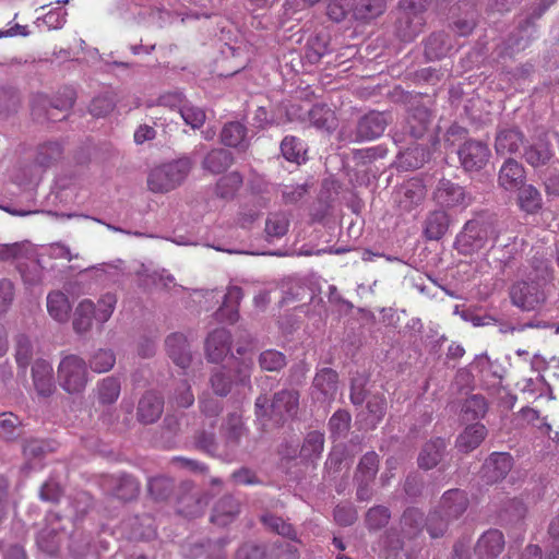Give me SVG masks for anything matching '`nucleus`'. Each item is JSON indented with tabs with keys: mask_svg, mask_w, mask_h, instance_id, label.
<instances>
[{
	"mask_svg": "<svg viewBox=\"0 0 559 559\" xmlns=\"http://www.w3.org/2000/svg\"><path fill=\"white\" fill-rule=\"evenodd\" d=\"M503 231L502 224L493 221L472 219L468 221L463 230L456 237V247L464 254H471L486 248L502 247L500 260L508 263L518 253L516 237H508V242H500V235Z\"/></svg>",
	"mask_w": 559,
	"mask_h": 559,
	"instance_id": "1",
	"label": "nucleus"
},
{
	"mask_svg": "<svg viewBox=\"0 0 559 559\" xmlns=\"http://www.w3.org/2000/svg\"><path fill=\"white\" fill-rule=\"evenodd\" d=\"M534 274L530 273V281L516 282L510 289L513 306L522 311L538 310L547 299L545 285L550 276L551 269L546 259L533 261Z\"/></svg>",
	"mask_w": 559,
	"mask_h": 559,
	"instance_id": "2",
	"label": "nucleus"
},
{
	"mask_svg": "<svg viewBox=\"0 0 559 559\" xmlns=\"http://www.w3.org/2000/svg\"><path fill=\"white\" fill-rule=\"evenodd\" d=\"M468 498L461 489H451L443 493L440 504L427 518V531L432 538L440 537L449 523L459 519L467 509Z\"/></svg>",
	"mask_w": 559,
	"mask_h": 559,
	"instance_id": "3",
	"label": "nucleus"
},
{
	"mask_svg": "<svg viewBox=\"0 0 559 559\" xmlns=\"http://www.w3.org/2000/svg\"><path fill=\"white\" fill-rule=\"evenodd\" d=\"M237 354L243 357L241 359H235L236 366L233 374L226 367H218L213 370L210 383L216 395L226 396L230 393L234 385H250L253 358L247 357L246 349L241 346L237 348Z\"/></svg>",
	"mask_w": 559,
	"mask_h": 559,
	"instance_id": "4",
	"label": "nucleus"
},
{
	"mask_svg": "<svg viewBox=\"0 0 559 559\" xmlns=\"http://www.w3.org/2000/svg\"><path fill=\"white\" fill-rule=\"evenodd\" d=\"M193 162L188 156L154 167L147 177V187L152 192L166 193L179 187L188 177Z\"/></svg>",
	"mask_w": 559,
	"mask_h": 559,
	"instance_id": "5",
	"label": "nucleus"
},
{
	"mask_svg": "<svg viewBox=\"0 0 559 559\" xmlns=\"http://www.w3.org/2000/svg\"><path fill=\"white\" fill-rule=\"evenodd\" d=\"M299 393L295 390H283L274 395L269 406V399L260 395L255 401V414L259 418L270 416L276 423L292 418L297 414Z\"/></svg>",
	"mask_w": 559,
	"mask_h": 559,
	"instance_id": "6",
	"label": "nucleus"
},
{
	"mask_svg": "<svg viewBox=\"0 0 559 559\" xmlns=\"http://www.w3.org/2000/svg\"><path fill=\"white\" fill-rule=\"evenodd\" d=\"M427 0H401L396 21L397 35L404 41L413 40L421 31L426 20Z\"/></svg>",
	"mask_w": 559,
	"mask_h": 559,
	"instance_id": "7",
	"label": "nucleus"
},
{
	"mask_svg": "<svg viewBox=\"0 0 559 559\" xmlns=\"http://www.w3.org/2000/svg\"><path fill=\"white\" fill-rule=\"evenodd\" d=\"M432 199L442 210L464 211L474 201L473 194L463 186L441 178L432 192Z\"/></svg>",
	"mask_w": 559,
	"mask_h": 559,
	"instance_id": "8",
	"label": "nucleus"
},
{
	"mask_svg": "<svg viewBox=\"0 0 559 559\" xmlns=\"http://www.w3.org/2000/svg\"><path fill=\"white\" fill-rule=\"evenodd\" d=\"M58 379L62 389L68 393L82 392L88 381L84 359L76 355L63 357L58 366Z\"/></svg>",
	"mask_w": 559,
	"mask_h": 559,
	"instance_id": "9",
	"label": "nucleus"
},
{
	"mask_svg": "<svg viewBox=\"0 0 559 559\" xmlns=\"http://www.w3.org/2000/svg\"><path fill=\"white\" fill-rule=\"evenodd\" d=\"M457 154L466 171H477L488 163L490 150L484 142L468 140L460 147Z\"/></svg>",
	"mask_w": 559,
	"mask_h": 559,
	"instance_id": "10",
	"label": "nucleus"
},
{
	"mask_svg": "<svg viewBox=\"0 0 559 559\" xmlns=\"http://www.w3.org/2000/svg\"><path fill=\"white\" fill-rule=\"evenodd\" d=\"M338 389V376L331 368H323L317 372L311 395L320 403L331 402L335 399Z\"/></svg>",
	"mask_w": 559,
	"mask_h": 559,
	"instance_id": "11",
	"label": "nucleus"
},
{
	"mask_svg": "<svg viewBox=\"0 0 559 559\" xmlns=\"http://www.w3.org/2000/svg\"><path fill=\"white\" fill-rule=\"evenodd\" d=\"M513 466V457L507 452H492L484 462L481 477L488 484L506 478Z\"/></svg>",
	"mask_w": 559,
	"mask_h": 559,
	"instance_id": "12",
	"label": "nucleus"
},
{
	"mask_svg": "<svg viewBox=\"0 0 559 559\" xmlns=\"http://www.w3.org/2000/svg\"><path fill=\"white\" fill-rule=\"evenodd\" d=\"M426 198V187L419 179L406 181L396 193V202L401 211L411 212L419 206Z\"/></svg>",
	"mask_w": 559,
	"mask_h": 559,
	"instance_id": "13",
	"label": "nucleus"
},
{
	"mask_svg": "<svg viewBox=\"0 0 559 559\" xmlns=\"http://www.w3.org/2000/svg\"><path fill=\"white\" fill-rule=\"evenodd\" d=\"M231 335L226 329H216L205 341V355L211 362H221L230 352Z\"/></svg>",
	"mask_w": 559,
	"mask_h": 559,
	"instance_id": "14",
	"label": "nucleus"
},
{
	"mask_svg": "<svg viewBox=\"0 0 559 559\" xmlns=\"http://www.w3.org/2000/svg\"><path fill=\"white\" fill-rule=\"evenodd\" d=\"M388 126L383 112L371 111L365 115L357 124L356 139L358 141H371L379 138Z\"/></svg>",
	"mask_w": 559,
	"mask_h": 559,
	"instance_id": "15",
	"label": "nucleus"
},
{
	"mask_svg": "<svg viewBox=\"0 0 559 559\" xmlns=\"http://www.w3.org/2000/svg\"><path fill=\"white\" fill-rule=\"evenodd\" d=\"M535 19L537 17L535 16V9L533 8L532 12L520 21L516 31L510 34L507 46L511 52L524 50L530 45L536 33V28L533 23V20Z\"/></svg>",
	"mask_w": 559,
	"mask_h": 559,
	"instance_id": "16",
	"label": "nucleus"
},
{
	"mask_svg": "<svg viewBox=\"0 0 559 559\" xmlns=\"http://www.w3.org/2000/svg\"><path fill=\"white\" fill-rule=\"evenodd\" d=\"M165 346L169 358L181 369L190 366L192 355L187 337L182 333H173L166 341Z\"/></svg>",
	"mask_w": 559,
	"mask_h": 559,
	"instance_id": "17",
	"label": "nucleus"
},
{
	"mask_svg": "<svg viewBox=\"0 0 559 559\" xmlns=\"http://www.w3.org/2000/svg\"><path fill=\"white\" fill-rule=\"evenodd\" d=\"M504 536L499 530H488L477 540L475 552L479 559H495L504 549Z\"/></svg>",
	"mask_w": 559,
	"mask_h": 559,
	"instance_id": "18",
	"label": "nucleus"
},
{
	"mask_svg": "<svg viewBox=\"0 0 559 559\" xmlns=\"http://www.w3.org/2000/svg\"><path fill=\"white\" fill-rule=\"evenodd\" d=\"M487 435L488 430L485 425L480 423L467 425L463 431L457 435L455 448L461 453H469L480 445Z\"/></svg>",
	"mask_w": 559,
	"mask_h": 559,
	"instance_id": "19",
	"label": "nucleus"
},
{
	"mask_svg": "<svg viewBox=\"0 0 559 559\" xmlns=\"http://www.w3.org/2000/svg\"><path fill=\"white\" fill-rule=\"evenodd\" d=\"M221 141L224 145L246 151L250 145L247 127L239 121H229L221 130Z\"/></svg>",
	"mask_w": 559,
	"mask_h": 559,
	"instance_id": "20",
	"label": "nucleus"
},
{
	"mask_svg": "<svg viewBox=\"0 0 559 559\" xmlns=\"http://www.w3.org/2000/svg\"><path fill=\"white\" fill-rule=\"evenodd\" d=\"M34 388L41 396H49L55 390L53 369L49 361L37 359L32 367Z\"/></svg>",
	"mask_w": 559,
	"mask_h": 559,
	"instance_id": "21",
	"label": "nucleus"
},
{
	"mask_svg": "<svg viewBox=\"0 0 559 559\" xmlns=\"http://www.w3.org/2000/svg\"><path fill=\"white\" fill-rule=\"evenodd\" d=\"M163 408V399L154 392H146L139 401L138 419L143 424H153L160 417Z\"/></svg>",
	"mask_w": 559,
	"mask_h": 559,
	"instance_id": "22",
	"label": "nucleus"
},
{
	"mask_svg": "<svg viewBox=\"0 0 559 559\" xmlns=\"http://www.w3.org/2000/svg\"><path fill=\"white\" fill-rule=\"evenodd\" d=\"M243 298L242 289L238 286L228 287L224 301L216 312L218 321L235 323L239 319L238 306Z\"/></svg>",
	"mask_w": 559,
	"mask_h": 559,
	"instance_id": "23",
	"label": "nucleus"
},
{
	"mask_svg": "<svg viewBox=\"0 0 559 559\" xmlns=\"http://www.w3.org/2000/svg\"><path fill=\"white\" fill-rule=\"evenodd\" d=\"M239 511L240 504L234 497H223L215 504L211 521L216 525L225 526L235 520Z\"/></svg>",
	"mask_w": 559,
	"mask_h": 559,
	"instance_id": "24",
	"label": "nucleus"
},
{
	"mask_svg": "<svg viewBox=\"0 0 559 559\" xmlns=\"http://www.w3.org/2000/svg\"><path fill=\"white\" fill-rule=\"evenodd\" d=\"M106 481L110 486V492L121 500H131L139 492V483L130 475H112Z\"/></svg>",
	"mask_w": 559,
	"mask_h": 559,
	"instance_id": "25",
	"label": "nucleus"
},
{
	"mask_svg": "<svg viewBox=\"0 0 559 559\" xmlns=\"http://www.w3.org/2000/svg\"><path fill=\"white\" fill-rule=\"evenodd\" d=\"M71 304L68 296L60 292L55 290L47 296V311L49 316L57 322L64 323L70 318Z\"/></svg>",
	"mask_w": 559,
	"mask_h": 559,
	"instance_id": "26",
	"label": "nucleus"
},
{
	"mask_svg": "<svg viewBox=\"0 0 559 559\" xmlns=\"http://www.w3.org/2000/svg\"><path fill=\"white\" fill-rule=\"evenodd\" d=\"M449 227V216L445 210H435L430 212L425 221L424 234L429 240H439L447 233Z\"/></svg>",
	"mask_w": 559,
	"mask_h": 559,
	"instance_id": "27",
	"label": "nucleus"
},
{
	"mask_svg": "<svg viewBox=\"0 0 559 559\" xmlns=\"http://www.w3.org/2000/svg\"><path fill=\"white\" fill-rule=\"evenodd\" d=\"M246 435L247 428L241 416L237 413L229 414L222 426V436L225 438L226 445L230 449L238 447Z\"/></svg>",
	"mask_w": 559,
	"mask_h": 559,
	"instance_id": "28",
	"label": "nucleus"
},
{
	"mask_svg": "<svg viewBox=\"0 0 559 559\" xmlns=\"http://www.w3.org/2000/svg\"><path fill=\"white\" fill-rule=\"evenodd\" d=\"M447 442L442 438L428 441L421 449L418 456V464L421 468L430 469L441 461Z\"/></svg>",
	"mask_w": 559,
	"mask_h": 559,
	"instance_id": "29",
	"label": "nucleus"
},
{
	"mask_svg": "<svg viewBox=\"0 0 559 559\" xmlns=\"http://www.w3.org/2000/svg\"><path fill=\"white\" fill-rule=\"evenodd\" d=\"M366 413H361V421L366 429H373L386 412V402L383 395H370L367 399Z\"/></svg>",
	"mask_w": 559,
	"mask_h": 559,
	"instance_id": "30",
	"label": "nucleus"
},
{
	"mask_svg": "<svg viewBox=\"0 0 559 559\" xmlns=\"http://www.w3.org/2000/svg\"><path fill=\"white\" fill-rule=\"evenodd\" d=\"M524 179V169L514 159H508L499 171V183L506 190L516 189Z\"/></svg>",
	"mask_w": 559,
	"mask_h": 559,
	"instance_id": "31",
	"label": "nucleus"
},
{
	"mask_svg": "<svg viewBox=\"0 0 559 559\" xmlns=\"http://www.w3.org/2000/svg\"><path fill=\"white\" fill-rule=\"evenodd\" d=\"M523 145V134L516 129L500 131L496 136V152L499 155L514 154Z\"/></svg>",
	"mask_w": 559,
	"mask_h": 559,
	"instance_id": "32",
	"label": "nucleus"
},
{
	"mask_svg": "<svg viewBox=\"0 0 559 559\" xmlns=\"http://www.w3.org/2000/svg\"><path fill=\"white\" fill-rule=\"evenodd\" d=\"M95 304L90 299L82 300L74 311L73 329L78 334H83L92 328L95 319Z\"/></svg>",
	"mask_w": 559,
	"mask_h": 559,
	"instance_id": "33",
	"label": "nucleus"
},
{
	"mask_svg": "<svg viewBox=\"0 0 559 559\" xmlns=\"http://www.w3.org/2000/svg\"><path fill=\"white\" fill-rule=\"evenodd\" d=\"M289 219L285 212L270 213L265 222V235L269 241L277 240L286 235Z\"/></svg>",
	"mask_w": 559,
	"mask_h": 559,
	"instance_id": "34",
	"label": "nucleus"
},
{
	"mask_svg": "<svg viewBox=\"0 0 559 559\" xmlns=\"http://www.w3.org/2000/svg\"><path fill=\"white\" fill-rule=\"evenodd\" d=\"M233 155L224 148L212 150L203 160V168L212 174H221L233 164Z\"/></svg>",
	"mask_w": 559,
	"mask_h": 559,
	"instance_id": "35",
	"label": "nucleus"
},
{
	"mask_svg": "<svg viewBox=\"0 0 559 559\" xmlns=\"http://www.w3.org/2000/svg\"><path fill=\"white\" fill-rule=\"evenodd\" d=\"M452 49L449 35L436 33L429 36L425 45V55L429 60L440 59Z\"/></svg>",
	"mask_w": 559,
	"mask_h": 559,
	"instance_id": "36",
	"label": "nucleus"
},
{
	"mask_svg": "<svg viewBox=\"0 0 559 559\" xmlns=\"http://www.w3.org/2000/svg\"><path fill=\"white\" fill-rule=\"evenodd\" d=\"M62 154V147L59 142L50 141L40 144L37 147L35 164L43 169H46L53 165Z\"/></svg>",
	"mask_w": 559,
	"mask_h": 559,
	"instance_id": "37",
	"label": "nucleus"
},
{
	"mask_svg": "<svg viewBox=\"0 0 559 559\" xmlns=\"http://www.w3.org/2000/svg\"><path fill=\"white\" fill-rule=\"evenodd\" d=\"M523 155L530 165L537 167L547 163L551 158L552 153L548 143L543 139H538L524 148Z\"/></svg>",
	"mask_w": 559,
	"mask_h": 559,
	"instance_id": "38",
	"label": "nucleus"
},
{
	"mask_svg": "<svg viewBox=\"0 0 559 559\" xmlns=\"http://www.w3.org/2000/svg\"><path fill=\"white\" fill-rule=\"evenodd\" d=\"M379 467V457L376 452L366 453L358 466L357 472L355 474V479L357 483H366L371 484L373 480Z\"/></svg>",
	"mask_w": 559,
	"mask_h": 559,
	"instance_id": "39",
	"label": "nucleus"
},
{
	"mask_svg": "<svg viewBox=\"0 0 559 559\" xmlns=\"http://www.w3.org/2000/svg\"><path fill=\"white\" fill-rule=\"evenodd\" d=\"M430 122L431 116L426 108H415L407 120L409 134L415 139L421 138L428 129Z\"/></svg>",
	"mask_w": 559,
	"mask_h": 559,
	"instance_id": "40",
	"label": "nucleus"
},
{
	"mask_svg": "<svg viewBox=\"0 0 559 559\" xmlns=\"http://www.w3.org/2000/svg\"><path fill=\"white\" fill-rule=\"evenodd\" d=\"M330 51L329 36L326 34H317L307 41L306 58L311 63H317Z\"/></svg>",
	"mask_w": 559,
	"mask_h": 559,
	"instance_id": "41",
	"label": "nucleus"
},
{
	"mask_svg": "<svg viewBox=\"0 0 559 559\" xmlns=\"http://www.w3.org/2000/svg\"><path fill=\"white\" fill-rule=\"evenodd\" d=\"M388 0H360L354 9L357 20H370L381 15L386 8Z\"/></svg>",
	"mask_w": 559,
	"mask_h": 559,
	"instance_id": "42",
	"label": "nucleus"
},
{
	"mask_svg": "<svg viewBox=\"0 0 559 559\" xmlns=\"http://www.w3.org/2000/svg\"><path fill=\"white\" fill-rule=\"evenodd\" d=\"M324 447V435L318 430L310 431L305 438L300 455L307 460H313L321 455Z\"/></svg>",
	"mask_w": 559,
	"mask_h": 559,
	"instance_id": "43",
	"label": "nucleus"
},
{
	"mask_svg": "<svg viewBox=\"0 0 559 559\" xmlns=\"http://www.w3.org/2000/svg\"><path fill=\"white\" fill-rule=\"evenodd\" d=\"M242 185V177L239 173L233 171L222 178L216 183V194L223 199H231Z\"/></svg>",
	"mask_w": 559,
	"mask_h": 559,
	"instance_id": "44",
	"label": "nucleus"
},
{
	"mask_svg": "<svg viewBox=\"0 0 559 559\" xmlns=\"http://www.w3.org/2000/svg\"><path fill=\"white\" fill-rule=\"evenodd\" d=\"M519 204L527 213H534L542 206V195L532 185L520 188Z\"/></svg>",
	"mask_w": 559,
	"mask_h": 559,
	"instance_id": "45",
	"label": "nucleus"
},
{
	"mask_svg": "<svg viewBox=\"0 0 559 559\" xmlns=\"http://www.w3.org/2000/svg\"><path fill=\"white\" fill-rule=\"evenodd\" d=\"M281 151L283 156L289 160L300 164L306 160L305 158V145L295 136H286L281 143Z\"/></svg>",
	"mask_w": 559,
	"mask_h": 559,
	"instance_id": "46",
	"label": "nucleus"
},
{
	"mask_svg": "<svg viewBox=\"0 0 559 559\" xmlns=\"http://www.w3.org/2000/svg\"><path fill=\"white\" fill-rule=\"evenodd\" d=\"M120 382L117 378L107 377L98 383V397L103 404H112L120 395Z\"/></svg>",
	"mask_w": 559,
	"mask_h": 559,
	"instance_id": "47",
	"label": "nucleus"
},
{
	"mask_svg": "<svg viewBox=\"0 0 559 559\" xmlns=\"http://www.w3.org/2000/svg\"><path fill=\"white\" fill-rule=\"evenodd\" d=\"M488 409L486 400L480 395H472L466 399L463 405V413L466 420L484 418Z\"/></svg>",
	"mask_w": 559,
	"mask_h": 559,
	"instance_id": "48",
	"label": "nucleus"
},
{
	"mask_svg": "<svg viewBox=\"0 0 559 559\" xmlns=\"http://www.w3.org/2000/svg\"><path fill=\"white\" fill-rule=\"evenodd\" d=\"M401 523L405 534L412 536L423 528L424 523L427 525V519H424V514L418 509L409 508L403 513Z\"/></svg>",
	"mask_w": 559,
	"mask_h": 559,
	"instance_id": "49",
	"label": "nucleus"
},
{
	"mask_svg": "<svg viewBox=\"0 0 559 559\" xmlns=\"http://www.w3.org/2000/svg\"><path fill=\"white\" fill-rule=\"evenodd\" d=\"M356 0H328L326 15L334 22L343 21L355 9Z\"/></svg>",
	"mask_w": 559,
	"mask_h": 559,
	"instance_id": "50",
	"label": "nucleus"
},
{
	"mask_svg": "<svg viewBox=\"0 0 559 559\" xmlns=\"http://www.w3.org/2000/svg\"><path fill=\"white\" fill-rule=\"evenodd\" d=\"M116 362V356L110 349H98L90 359V367L95 372L109 371Z\"/></svg>",
	"mask_w": 559,
	"mask_h": 559,
	"instance_id": "51",
	"label": "nucleus"
},
{
	"mask_svg": "<svg viewBox=\"0 0 559 559\" xmlns=\"http://www.w3.org/2000/svg\"><path fill=\"white\" fill-rule=\"evenodd\" d=\"M116 304V295L111 293L103 295L95 305V320L102 324L107 322L115 310Z\"/></svg>",
	"mask_w": 559,
	"mask_h": 559,
	"instance_id": "52",
	"label": "nucleus"
},
{
	"mask_svg": "<svg viewBox=\"0 0 559 559\" xmlns=\"http://www.w3.org/2000/svg\"><path fill=\"white\" fill-rule=\"evenodd\" d=\"M260 367L267 371H278L286 365V357L275 349H267L259 356Z\"/></svg>",
	"mask_w": 559,
	"mask_h": 559,
	"instance_id": "53",
	"label": "nucleus"
},
{
	"mask_svg": "<svg viewBox=\"0 0 559 559\" xmlns=\"http://www.w3.org/2000/svg\"><path fill=\"white\" fill-rule=\"evenodd\" d=\"M33 357V345L28 336L19 335L16 338L15 359L19 368L26 370Z\"/></svg>",
	"mask_w": 559,
	"mask_h": 559,
	"instance_id": "54",
	"label": "nucleus"
},
{
	"mask_svg": "<svg viewBox=\"0 0 559 559\" xmlns=\"http://www.w3.org/2000/svg\"><path fill=\"white\" fill-rule=\"evenodd\" d=\"M179 114L183 121L192 129H200L206 119L205 112L202 108L187 103L180 107Z\"/></svg>",
	"mask_w": 559,
	"mask_h": 559,
	"instance_id": "55",
	"label": "nucleus"
},
{
	"mask_svg": "<svg viewBox=\"0 0 559 559\" xmlns=\"http://www.w3.org/2000/svg\"><path fill=\"white\" fill-rule=\"evenodd\" d=\"M261 520L265 526L278 535L295 539L296 535L293 526L285 522L282 518L275 516L273 514H264Z\"/></svg>",
	"mask_w": 559,
	"mask_h": 559,
	"instance_id": "56",
	"label": "nucleus"
},
{
	"mask_svg": "<svg viewBox=\"0 0 559 559\" xmlns=\"http://www.w3.org/2000/svg\"><path fill=\"white\" fill-rule=\"evenodd\" d=\"M147 486L155 499H165L173 490V480L165 476H157L151 478Z\"/></svg>",
	"mask_w": 559,
	"mask_h": 559,
	"instance_id": "57",
	"label": "nucleus"
},
{
	"mask_svg": "<svg viewBox=\"0 0 559 559\" xmlns=\"http://www.w3.org/2000/svg\"><path fill=\"white\" fill-rule=\"evenodd\" d=\"M390 519V512L388 508L377 506L371 508L366 515V523L369 528L378 530L385 526Z\"/></svg>",
	"mask_w": 559,
	"mask_h": 559,
	"instance_id": "58",
	"label": "nucleus"
},
{
	"mask_svg": "<svg viewBox=\"0 0 559 559\" xmlns=\"http://www.w3.org/2000/svg\"><path fill=\"white\" fill-rule=\"evenodd\" d=\"M548 535V552L542 559H559V514L551 520Z\"/></svg>",
	"mask_w": 559,
	"mask_h": 559,
	"instance_id": "59",
	"label": "nucleus"
},
{
	"mask_svg": "<svg viewBox=\"0 0 559 559\" xmlns=\"http://www.w3.org/2000/svg\"><path fill=\"white\" fill-rule=\"evenodd\" d=\"M349 425L350 415L345 411H337L329 420L330 430L334 436H345Z\"/></svg>",
	"mask_w": 559,
	"mask_h": 559,
	"instance_id": "60",
	"label": "nucleus"
},
{
	"mask_svg": "<svg viewBox=\"0 0 559 559\" xmlns=\"http://www.w3.org/2000/svg\"><path fill=\"white\" fill-rule=\"evenodd\" d=\"M308 193V185H285L282 188V199L286 204H295L301 201Z\"/></svg>",
	"mask_w": 559,
	"mask_h": 559,
	"instance_id": "61",
	"label": "nucleus"
},
{
	"mask_svg": "<svg viewBox=\"0 0 559 559\" xmlns=\"http://www.w3.org/2000/svg\"><path fill=\"white\" fill-rule=\"evenodd\" d=\"M14 299V285L7 278L0 280V313L7 312Z\"/></svg>",
	"mask_w": 559,
	"mask_h": 559,
	"instance_id": "62",
	"label": "nucleus"
},
{
	"mask_svg": "<svg viewBox=\"0 0 559 559\" xmlns=\"http://www.w3.org/2000/svg\"><path fill=\"white\" fill-rule=\"evenodd\" d=\"M41 21L48 29H59L67 21V11L61 8L51 9L43 16Z\"/></svg>",
	"mask_w": 559,
	"mask_h": 559,
	"instance_id": "63",
	"label": "nucleus"
},
{
	"mask_svg": "<svg viewBox=\"0 0 559 559\" xmlns=\"http://www.w3.org/2000/svg\"><path fill=\"white\" fill-rule=\"evenodd\" d=\"M175 402L179 407H189L194 402V395L191 392V386L187 381H182L175 390Z\"/></svg>",
	"mask_w": 559,
	"mask_h": 559,
	"instance_id": "64",
	"label": "nucleus"
}]
</instances>
